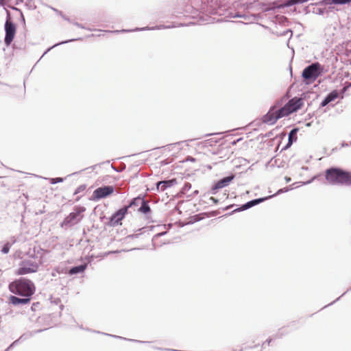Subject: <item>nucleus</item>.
Instances as JSON below:
<instances>
[{
    "instance_id": "6",
    "label": "nucleus",
    "mask_w": 351,
    "mask_h": 351,
    "mask_svg": "<svg viewBox=\"0 0 351 351\" xmlns=\"http://www.w3.org/2000/svg\"><path fill=\"white\" fill-rule=\"evenodd\" d=\"M39 263L36 261L28 259L22 261L16 274L18 275H25L30 273H35L38 270Z\"/></svg>"
},
{
    "instance_id": "51",
    "label": "nucleus",
    "mask_w": 351,
    "mask_h": 351,
    "mask_svg": "<svg viewBox=\"0 0 351 351\" xmlns=\"http://www.w3.org/2000/svg\"><path fill=\"white\" fill-rule=\"evenodd\" d=\"M310 182H311V181L309 180V181H308V182H304V184H308V183H310Z\"/></svg>"
},
{
    "instance_id": "9",
    "label": "nucleus",
    "mask_w": 351,
    "mask_h": 351,
    "mask_svg": "<svg viewBox=\"0 0 351 351\" xmlns=\"http://www.w3.org/2000/svg\"><path fill=\"white\" fill-rule=\"evenodd\" d=\"M234 178V175L231 174L219 180L212 186L209 193L211 195H215L218 189L227 186Z\"/></svg>"
},
{
    "instance_id": "47",
    "label": "nucleus",
    "mask_w": 351,
    "mask_h": 351,
    "mask_svg": "<svg viewBox=\"0 0 351 351\" xmlns=\"http://www.w3.org/2000/svg\"><path fill=\"white\" fill-rule=\"evenodd\" d=\"M285 179L286 182H291V178H290V177H288V176H286V177L285 178Z\"/></svg>"
},
{
    "instance_id": "37",
    "label": "nucleus",
    "mask_w": 351,
    "mask_h": 351,
    "mask_svg": "<svg viewBox=\"0 0 351 351\" xmlns=\"http://www.w3.org/2000/svg\"><path fill=\"white\" fill-rule=\"evenodd\" d=\"M198 193H199V191L198 190H195L191 194L189 195L188 197H193L195 195H197Z\"/></svg>"
},
{
    "instance_id": "22",
    "label": "nucleus",
    "mask_w": 351,
    "mask_h": 351,
    "mask_svg": "<svg viewBox=\"0 0 351 351\" xmlns=\"http://www.w3.org/2000/svg\"><path fill=\"white\" fill-rule=\"evenodd\" d=\"M176 27V25H157V26L152 27H143V28H136L135 30H136V31H142V30H145V29L154 30V29H168V28H172V27Z\"/></svg>"
},
{
    "instance_id": "25",
    "label": "nucleus",
    "mask_w": 351,
    "mask_h": 351,
    "mask_svg": "<svg viewBox=\"0 0 351 351\" xmlns=\"http://www.w3.org/2000/svg\"><path fill=\"white\" fill-rule=\"evenodd\" d=\"M191 189V184L189 182H186L183 187L181 189V193L183 194L186 193Z\"/></svg>"
},
{
    "instance_id": "35",
    "label": "nucleus",
    "mask_w": 351,
    "mask_h": 351,
    "mask_svg": "<svg viewBox=\"0 0 351 351\" xmlns=\"http://www.w3.org/2000/svg\"><path fill=\"white\" fill-rule=\"evenodd\" d=\"M21 338H22V336H21L19 339H17V340L14 341V342H12V343L10 345V346H9L10 349V348H12V347H14V346L18 343V342L19 341V340H20Z\"/></svg>"
},
{
    "instance_id": "3",
    "label": "nucleus",
    "mask_w": 351,
    "mask_h": 351,
    "mask_svg": "<svg viewBox=\"0 0 351 351\" xmlns=\"http://www.w3.org/2000/svg\"><path fill=\"white\" fill-rule=\"evenodd\" d=\"M324 71V67L318 62H313L306 66L302 73V77L306 84L315 82Z\"/></svg>"
},
{
    "instance_id": "49",
    "label": "nucleus",
    "mask_w": 351,
    "mask_h": 351,
    "mask_svg": "<svg viewBox=\"0 0 351 351\" xmlns=\"http://www.w3.org/2000/svg\"><path fill=\"white\" fill-rule=\"evenodd\" d=\"M241 138H239L237 141L232 142V145H236L237 142L239 141Z\"/></svg>"
},
{
    "instance_id": "55",
    "label": "nucleus",
    "mask_w": 351,
    "mask_h": 351,
    "mask_svg": "<svg viewBox=\"0 0 351 351\" xmlns=\"http://www.w3.org/2000/svg\"><path fill=\"white\" fill-rule=\"evenodd\" d=\"M190 160L193 161V160H194V158H191L190 159Z\"/></svg>"
},
{
    "instance_id": "58",
    "label": "nucleus",
    "mask_w": 351,
    "mask_h": 351,
    "mask_svg": "<svg viewBox=\"0 0 351 351\" xmlns=\"http://www.w3.org/2000/svg\"><path fill=\"white\" fill-rule=\"evenodd\" d=\"M346 292L342 293L341 296L344 295L346 294Z\"/></svg>"
},
{
    "instance_id": "24",
    "label": "nucleus",
    "mask_w": 351,
    "mask_h": 351,
    "mask_svg": "<svg viewBox=\"0 0 351 351\" xmlns=\"http://www.w3.org/2000/svg\"><path fill=\"white\" fill-rule=\"evenodd\" d=\"M313 12L319 15H323L327 12V11L324 8L317 7L314 8Z\"/></svg>"
},
{
    "instance_id": "28",
    "label": "nucleus",
    "mask_w": 351,
    "mask_h": 351,
    "mask_svg": "<svg viewBox=\"0 0 351 351\" xmlns=\"http://www.w3.org/2000/svg\"><path fill=\"white\" fill-rule=\"evenodd\" d=\"M63 181H64V178H50V180H49L50 183L52 184L62 182Z\"/></svg>"
},
{
    "instance_id": "46",
    "label": "nucleus",
    "mask_w": 351,
    "mask_h": 351,
    "mask_svg": "<svg viewBox=\"0 0 351 351\" xmlns=\"http://www.w3.org/2000/svg\"><path fill=\"white\" fill-rule=\"evenodd\" d=\"M271 339H267L264 343H263V345H265V343H267L268 345H269V343H271Z\"/></svg>"
},
{
    "instance_id": "2",
    "label": "nucleus",
    "mask_w": 351,
    "mask_h": 351,
    "mask_svg": "<svg viewBox=\"0 0 351 351\" xmlns=\"http://www.w3.org/2000/svg\"><path fill=\"white\" fill-rule=\"evenodd\" d=\"M10 289L12 292L16 294L27 297H31L35 291L34 283L26 278H20L14 284L12 283L10 285Z\"/></svg>"
},
{
    "instance_id": "30",
    "label": "nucleus",
    "mask_w": 351,
    "mask_h": 351,
    "mask_svg": "<svg viewBox=\"0 0 351 351\" xmlns=\"http://www.w3.org/2000/svg\"><path fill=\"white\" fill-rule=\"evenodd\" d=\"M289 34L290 38L292 36V31L291 29H287L286 31H284L283 32L280 33L278 36H285Z\"/></svg>"
},
{
    "instance_id": "18",
    "label": "nucleus",
    "mask_w": 351,
    "mask_h": 351,
    "mask_svg": "<svg viewBox=\"0 0 351 351\" xmlns=\"http://www.w3.org/2000/svg\"><path fill=\"white\" fill-rule=\"evenodd\" d=\"M274 111H275V113L276 114V116L278 119H279L283 117L288 116L291 114V112H289L290 110H289V109L287 108L286 104L283 107H282L278 110L275 109Z\"/></svg>"
},
{
    "instance_id": "43",
    "label": "nucleus",
    "mask_w": 351,
    "mask_h": 351,
    "mask_svg": "<svg viewBox=\"0 0 351 351\" xmlns=\"http://www.w3.org/2000/svg\"><path fill=\"white\" fill-rule=\"evenodd\" d=\"M132 30H125V29H122L121 31H119V30H116V31H114L112 32L113 33H119L120 32H131Z\"/></svg>"
},
{
    "instance_id": "19",
    "label": "nucleus",
    "mask_w": 351,
    "mask_h": 351,
    "mask_svg": "<svg viewBox=\"0 0 351 351\" xmlns=\"http://www.w3.org/2000/svg\"><path fill=\"white\" fill-rule=\"evenodd\" d=\"M86 267H87V264H86V263L81 264V265H77V266H74L69 269V273L70 275L81 274L84 271V270L86 269Z\"/></svg>"
},
{
    "instance_id": "44",
    "label": "nucleus",
    "mask_w": 351,
    "mask_h": 351,
    "mask_svg": "<svg viewBox=\"0 0 351 351\" xmlns=\"http://www.w3.org/2000/svg\"><path fill=\"white\" fill-rule=\"evenodd\" d=\"M112 168L117 172H120L121 171V169H119L118 168H116L114 166H113L112 165H111Z\"/></svg>"
},
{
    "instance_id": "4",
    "label": "nucleus",
    "mask_w": 351,
    "mask_h": 351,
    "mask_svg": "<svg viewBox=\"0 0 351 351\" xmlns=\"http://www.w3.org/2000/svg\"><path fill=\"white\" fill-rule=\"evenodd\" d=\"M85 210L86 208L83 206H78L75 208L73 212L71 213L64 218L62 223V226H72L79 223L83 217L82 213H84Z\"/></svg>"
},
{
    "instance_id": "16",
    "label": "nucleus",
    "mask_w": 351,
    "mask_h": 351,
    "mask_svg": "<svg viewBox=\"0 0 351 351\" xmlns=\"http://www.w3.org/2000/svg\"><path fill=\"white\" fill-rule=\"evenodd\" d=\"M351 0H322L319 5H346L350 4Z\"/></svg>"
},
{
    "instance_id": "42",
    "label": "nucleus",
    "mask_w": 351,
    "mask_h": 351,
    "mask_svg": "<svg viewBox=\"0 0 351 351\" xmlns=\"http://www.w3.org/2000/svg\"><path fill=\"white\" fill-rule=\"evenodd\" d=\"M104 335H106V333H104ZM106 335H108V336H111L112 337H114V338H118V339H127L126 338H123V337H121L120 336H117V335H109V334H106Z\"/></svg>"
},
{
    "instance_id": "26",
    "label": "nucleus",
    "mask_w": 351,
    "mask_h": 351,
    "mask_svg": "<svg viewBox=\"0 0 351 351\" xmlns=\"http://www.w3.org/2000/svg\"><path fill=\"white\" fill-rule=\"evenodd\" d=\"M293 188L291 187V186H287V187H285V188H282V189H279L276 194L274 195H272V197L277 195H280L282 193H285V192H287L289 191V190H291Z\"/></svg>"
},
{
    "instance_id": "31",
    "label": "nucleus",
    "mask_w": 351,
    "mask_h": 351,
    "mask_svg": "<svg viewBox=\"0 0 351 351\" xmlns=\"http://www.w3.org/2000/svg\"><path fill=\"white\" fill-rule=\"evenodd\" d=\"M86 189V186L84 185H80V186H78L76 190L74 192V195H76L83 191H84Z\"/></svg>"
},
{
    "instance_id": "27",
    "label": "nucleus",
    "mask_w": 351,
    "mask_h": 351,
    "mask_svg": "<svg viewBox=\"0 0 351 351\" xmlns=\"http://www.w3.org/2000/svg\"><path fill=\"white\" fill-rule=\"evenodd\" d=\"M12 245V243L8 242L6 243L1 249V252L3 254H8L10 251V247Z\"/></svg>"
},
{
    "instance_id": "20",
    "label": "nucleus",
    "mask_w": 351,
    "mask_h": 351,
    "mask_svg": "<svg viewBox=\"0 0 351 351\" xmlns=\"http://www.w3.org/2000/svg\"><path fill=\"white\" fill-rule=\"evenodd\" d=\"M144 199H145L144 196L138 195V197H134L132 199H131L129 204L128 206H125L128 207V210L129 209V208L136 207L138 206H141V204L142 202H143Z\"/></svg>"
},
{
    "instance_id": "10",
    "label": "nucleus",
    "mask_w": 351,
    "mask_h": 351,
    "mask_svg": "<svg viewBox=\"0 0 351 351\" xmlns=\"http://www.w3.org/2000/svg\"><path fill=\"white\" fill-rule=\"evenodd\" d=\"M271 197H272V196H267V197H265L254 199L250 200V201L246 202L245 204L241 205L240 207L234 209L232 211V213L240 212V211H243V210H247V209H249L256 205H258V204L262 203V202H265V200L269 199Z\"/></svg>"
},
{
    "instance_id": "34",
    "label": "nucleus",
    "mask_w": 351,
    "mask_h": 351,
    "mask_svg": "<svg viewBox=\"0 0 351 351\" xmlns=\"http://www.w3.org/2000/svg\"><path fill=\"white\" fill-rule=\"evenodd\" d=\"M21 338H22V336H21L19 339H17V340L14 341V342H12V343L10 345V346H9L10 349V348H12V347H14V346L18 343V342L19 341V340H20Z\"/></svg>"
},
{
    "instance_id": "14",
    "label": "nucleus",
    "mask_w": 351,
    "mask_h": 351,
    "mask_svg": "<svg viewBox=\"0 0 351 351\" xmlns=\"http://www.w3.org/2000/svg\"><path fill=\"white\" fill-rule=\"evenodd\" d=\"M339 96V93L337 90H334L329 93L325 98L322 100L320 104V107H324L327 106L329 103L335 101Z\"/></svg>"
},
{
    "instance_id": "52",
    "label": "nucleus",
    "mask_w": 351,
    "mask_h": 351,
    "mask_svg": "<svg viewBox=\"0 0 351 351\" xmlns=\"http://www.w3.org/2000/svg\"><path fill=\"white\" fill-rule=\"evenodd\" d=\"M9 350H10V348L8 347V348H6V349L5 350V351H8Z\"/></svg>"
},
{
    "instance_id": "45",
    "label": "nucleus",
    "mask_w": 351,
    "mask_h": 351,
    "mask_svg": "<svg viewBox=\"0 0 351 351\" xmlns=\"http://www.w3.org/2000/svg\"><path fill=\"white\" fill-rule=\"evenodd\" d=\"M45 329H40V330H34L32 332V334H36V333H38V332H40L43 330H45Z\"/></svg>"
},
{
    "instance_id": "23",
    "label": "nucleus",
    "mask_w": 351,
    "mask_h": 351,
    "mask_svg": "<svg viewBox=\"0 0 351 351\" xmlns=\"http://www.w3.org/2000/svg\"><path fill=\"white\" fill-rule=\"evenodd\" d=\"M80 39L81 38H73V39H69V40H64V41H62V42H60L58 43H56V44L53 45L52 47H51L49 49H47V51L43 55V56L45 54H46L48 51H49L51 49H53V48H54V47H56L57 46H59V45H64V44H66V43H70V42L78 40H80Z\"/></svg>"
},
{
    "instance_id": "32",
    "label": "nucleus",
    "mask_w": 351,
    "mask_h": 351,
    "mask_svg": "<svg viewBox=\"0 0 351 351\" xmlns=\"http://www.w3.org/2000/svg\"><path fill=\"white\" fill-rule=\"evenodd\" d=\"M71 23L73 24L74 25H75L77 27H80V28H82V29H85V27L82 24L76 22V21H72Z\"/></svg>"
},
{
    "instance_id": "54",
    "label": "nucleus",
    "mask_w": 351,
    "mask_h": 351,
    "mask_svg": "<svg viewBox=\"0 0 351 351\" xmlns=\"http://www.w3.org/2000/svg\"><path fill=\"white\" fill-rule=\"evenodd\" d=\"M289 69H290V71H291V73L292 72V69H291V66H289Z\"/></svg>"
},
{
    "instance_id": "41",
    "label": "nucleus",
    "mask_w": 351,
    "mask_h": 351,
    "mask_svg": "<svg viewBox=\"0 0 351 351\" xmlns=\"http://www.w3.org/2000/svg\"><path fill=\"white\" fill-rule=\"evenodd\" d=\"M209 199L215 204H217L219 202V200L213 197H210Z\"/></svg>"
},
{
    "instance_id": "21",
    "label": "nucleus",
    "mask_w": 351,
    "mask_h": 351,
    "mask_svg": "<svg viewBox=\"0 0 351 351\" xmlns=\"http://www.w3.org/2000/svg\"><path fill=\"white\" fill-rule=\"evenodd\" d=\"M138 211L144 215H147L151 213V208L147 200L144 199L143 202L141 203Z\"/></svg>"
},
{
    "instance_id": "40",
    "label": "nucleus",
    "mask_w": 351,
    "mask_h": 351,
    "mask_svg": "<svg viewBox=\"0 0 351 351\" xmlns=\"http://www.w3.org/2000/svg\"><path fill=\"white\" fill-rule=\"evenodd\" d=\"M21 18L23 25L25 26V19L22 12L21 13Z\"/></svg>"
},
{
    "instance_id": "48",
    "label": "nucleus",
    "mask_w": 351,
    "mask_h": 351,
    "mask_svg": "<svg viewBox=\"0 0 351 351\" xmlns=\"http://www.w3.org/2000/svg\"><path fill=\"white\" fill-rule=\"evenodd\" d=\"M119 252V251H110V252H108V253H106V254H112V253H117Z\"/></svg>"
},
{
    "instance_id": "17",
    "label": "nucleus",
    "mask_w": 351,
    "mask_h": 351,
    "mask_svg": "<svg viewBox=\"0 0 351 351\" xmlns=\"http://www.w3.org/2000/svg\"><path fill=\"white\" fill-rule=\"evenodd\" d=\"M298 131V128H293L290 131L288 136V143H287L284 149H287L290 147L292 145V144L297 141Z\"/></svg>"
},
{
    "instance_id": "59",
    "label": "nucleus",
    "mask_w": 351,
    "mask_h": 351,
    "mask_svg": "<svg viewBox=\"0 0 351 351\" xmlns=\"http://www.w3.org/2000/svg\"><path fill=\"white\" fill-rule=\"evenodd\" d=\"M350 289H351V288Z\"/></svg>"
},
{
    "instance_id": "36",
    "label": "nucleus",
    "mask_w": 351,
    "mask_h": 351,
    "mask_svg": "<svg viewBox=\"0 0 351 351\" xmlns=\"http://www.w3.org/2000/svg\"><path fill=\"white\" fill-rule=\"evenodd\" d=\"M51 9L57 14H58L59 16H62L63 12L60 10H58V9L56 8H51Z\"/></svg>"
},
{
    "instance_id": "29",
    "label": "nucleus",
    "mask_w": 351,
    "mask_h": 351,
    "mask_svg": "<svg viewBox=\"0 0 351 351\" xmlns=\"http://www.w3.org/2000/svg\"><path fill=\"white\" fill-rule=\"evenodd\" d=\"M274 9V7L268 6V5H264V4L261 5V10L263 12H267V11H269V10H272Z\"/></svg>"
},
{
    "instance_id": "33",
    "label": "nucleus",
    "mask_w": 351,
    "mask_h": 351,
    "mask_svg": "<svg viewBox=\"0 0 351 351\" xmlns=\"http://www.w3.org/2000/svg\"><path fill=\"white\" fill-rule=\"evenodd\" d=\"M21 338H22V336H21L19 339H17V340L14 341V342H12V343L10 345V346H9L10 349V348H12V347H14V346L18 343V342L19 341V340H20Z\"/></svg>"
},
{
    "instance_id": "8",
    "label": "nucleus",
    "mask_w": 351,
    "mask_h": 351,
    "mask_svg": "<svg viewBox=\"0 0 351 351\" xmlns=\"http://www.w3.org/2000/svg\"><path fill=\"white\" fill-rule=\"evenodd\" d=\"M128 207L125 206L117 210L110 217L109 224L111 226H116L119 224H121V221L125 218L126 214L128 213Z\"/></svg>"
},
{
    "instance_id": "5",
    "label": "nucleus",
    "mask_w": 351,
    "mask_h": 351,
    "mask_svg": "<svg viewBox=\"0 0 351 351\" xmlns=\"http://www.w3.org/2000/svg\"><path fill=\"white\" fill-rule=\"evenodd\" d=\"M4 29L5 32L4 43L5 45L8 47L13 41L16 31V25L12 21H11L9 13H8L7 15V19L4 25Z\"/></svg>"
},
{
    "instance_id": "39",
    "label": "nucleus",
    "mask_w": 351,
    "mask_h": 351,
    "mask_svg": "<svg viewBox=\"0 0 351 351\" xmlns=\"http://www.w3.org/2000/svg\"><path fill=\"white\" fill-rule=\"evenodd\" d=\"M61 17H62L64 20H65V21H68V22H69V23H71V22H72V21H71V20H70V19H69V17H67L66 15H64V14H62V15L61 16Z\"/></svg>"
},
{
    "instance_id": "15",
    "label": "nucleus",
    "mask_w": 351,
    "mask_h": 351,
    "mask_svg": "<svg viewBox=\"0 0 351 351\" xmlns=\"http://www.w3.org/2000/svg\"><path fill=\"white\" fill-rule=\"evenodd\" d=\"M22 298L12 295L10 297V302L12 304L15 306L21 305V304H26L30 302L31 297H27L25 295H21Z\"/></svg>"
},
{
    "instance_id": "57",
    "label": "nucleus",
    "mask_w": 351,
    "mask_h": 351,
    "mask_svg": "<svg viewBox=\"0 0 351 351\" xmlns=\"http://www.w3.org/2000/svg\"><path fill=\"white\" fill-rule=\"evenodd\" d=\"M53 276H56V274L54 273L52 274Z\"/></svg>"
},
{
    "instance_id": "11",
    "label": "nucleus",
    "mask_w": 351,
    "mask_h": 351,
    "mask_svg": "<svg viewBox=\"0 0 351 351\" xmlns=\"http://www.w3.org/2000/svg\"><path fill=\"white\" fill-rule=\"evenodd\" d=\"M286 106L287 108L289 109V112H295L300 109L303 106V99L301 97H295L289 99L286 104Z\"/></svg>"
},
{
    "instance_id": "1",
    "label": "nucleus",
    "mask_w": 351,
    "mask_h": 351,
    "mask_svg": "<svg viewBox=\"0 0 351 351\" xmlns=\"http://www.w3.org/2000/svg\"><path fill=\"white\" fill-rule=\"evenodd\" d=\"M325 178L332 185H351V171L332 167L325 171Z\"/></svg>"
},
{
    "instance_id": "12",
    "label": "nucleus",
    "mask_w": 351,
    "mask_h": 351,
    "mask_svg": "<svg viewBox=\"0 0 351 351\" xmlns=\"http://www.w3.org/2000/svg\"><path fill=\"white\" fill-rule=\"evenodd\" d=\"M176 183L177 180L176 178L158 182L156 184V190L158 192L165 191L167 189L173 186Z\"/></svg>"
},
{
    "instance_id": "50",
    "label": "nucleus",
    "mask_w": 351,
    "mask_h": 351,
    "mask_svg": "<svg viewBox=\"0 0 351 351\" xmlns=\"http://www.w3.org/2000/svg\"><path fill=\"white\" fill-rule=\"evenodd\" d=\"M138 234H136V235H131L130 237H137Z\"/></svg>"
},
{
    "instance_id": "7",
    "label": "nucleus",
    "mask_w": 351,
    "mask_h": 351,
    "mask_svg": "<svg viewBox=\"0 0 351 351\" xmlns=\"http://www.w3.org/2000/svg\"><path fill=\"white\" fill-rule=\"evenodd\" d=\"M114 189V186L110 185L99 187L93 191L92 199L98 201L101 199L106 198L113 193Z\"/></svg>"
},
{
    "instance_id": "53",
    "label": "nucleus",
    "mask_w": 351,
    "mask_h": 351,
    "mask_svg": "<svg viewBox=\"0 0 351 351\" xmlns=\"http://www.w3.org/2000/svg\"><path fill=\"white\" fill-rule=\"evenodd\" d=\"M307 126H311V123L306 124Z\"/></svg>"
},
{
    "instance_id": "38",
    "label": "nucleus",
    "mask_w": 351,
    "mask_h": 351,
    "mask_svg": "<svg viewBox=\"0 0 351 351\" xmlns=\"http://www.w3.org/2000/svg\"><path fill=\"white\" fill-rule=\"evenodd\" d=\"M128 340L130 341H135V342L141 343H149V341H138V340H135V339H128Z\"/></svg>"
},
{
    "instance_id": "13",
    "label": "nucleus",
    "mask_w": 351,
    "mask_h": 351,
    "mask_svg": "<svg viewBox=\"0 0 351 351\" xmlns=\"http://www.w3.org/2000/svg\"><path fill=\"white\" fill-rule=\"evenodd\" d=\"M275 107H271L269 112L263 116V122L269 125L274 124L278 119L276 117V114L275 113Z\"/></svg>"
},
{
    "instance_id": "56",
    "label": "nucleus",
    "mask_w": 351,
    "mask_h": 351,
    "mask_svg": "<svg viewBox=\"0 0 351 351\" xmlns=\"http://www.w3.org/2000/svg\"><path fill=\"white\" fill-rule=\"evenodd\" d=\"M236 16H237V17H241V15H237Z\"/></svg>"
}]
</instances>
